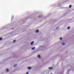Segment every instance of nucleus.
Instances as JSON below:
<instances>
[{
    "mask_svg": "<svg viewBox=\"0 0 74 74\" xmlns=\"http://www.w3.org/2000/svg\"><path fill=\"white\" fill-rule=\"evenodd\" d=\"M58 27H57L56 29H58Z\"/></svg>",
    "mask_w": 74,
    "mask_h": 74,
    "instance_id": "dca6fc26",
    "label": "nucleus"
},
{
    "mask_svg": "<svg viewBox=\"0 0 74 74\" xmlns=\"http://www.w3.org/2000/svg\"><path fill=\"white\" fill-rule=\"evenodd\" d=\"M26 74H29V72H27Z\"/></svg>",
    "mask_w": 74,
    "mask_h": 74,
    "instance_id": "2eb2a0df",
    "label": "nucleus"
},
{
    "mask_svg": "<svg viewBox=\"0 0 74 74\" xmlns=\"http://www.w3.org/2000/svg\"><path fill=\"white\" fill-rule=\"evenodd\" d=\"M62 45H65V43H64V42H63L62 43Z\"/></svg>",
    "mask_w": 74,
    "mask_h": 74,
    "instance_id": "9d476101",
    "label": "nucleus"
},
{
    "mask_svg": "<svg viewBox=\"0 0 74 74\" xmlns=\"http://www.w3.org/2000/svg\"><path fill=\"white\" fill-rule=\"evenodd\" d=\"M49 69H53V68H52V67H49Z\"/></svg>",
    "mask_w": 74,
    "mask_h": 74,
    "instance_id": "9b49d317",
    "label": "nucleus"
},
{
    "mask_svg": "<svg viewBox=\"0 0 74 74\" xmlns=\"http://www.w3.org/2000/svg\"><path fill=\"white\" fill-rule=\"evenodd\" d=\"M36 48V47H34L32 48V50H34V49Z\"/></svg>",
    "mask_w": 74,
    "mask_h": 74,
    "instance_id": "20e7f679",
    "label": "nucleus"
},
{
    "mask_svg": "<svg viewBox=\"0 0 74 74\" xmlns=\"http://www.w3.org/2000/svg\"><path fill=\"white\" fill-rule=\"evenodd\" d=\"M16 66H17V64H15V65H14V67H16Z\"/></svg>",
    "mask_w": 74,
    "mask_h": 74,
    "instance_id": "0eeeda50",
    "label": "nucleus"
},
{
    "mask_svg": "<svg viewBox=\"0 0 74 74\" xmlns=\"http://www.w3.org/2000/svg\"><path fill=\"white\" fill-rule=\"evenodd\" d=\"M33 44H34V41H33L32 42H31V45H33Z\"/></svg>",
    "mask_w": 74,
    "mask_h": 74,
    "instance_id": "f03ea898",
    "label": "nucleus"
},
{
    "mask_svg": "<svg viewBox=\"0 0 74 74\" xmlns=\"http://www.w3.org/2000/svg\"><path fill=\"white\" fill-rule=\"evenodd\" d=\"M28 69H29V70H30V69H32V67H28Z\"/></svg>",
    "mask_w": 74,
    "mask_h": 74,
    "instance_id": "39448f33",
    "label": "nucleus"
},
{
    "mask_svg": "<svg viewBox=\"0 0 74 74\" xmlns=\"http://www.w3.org/2000/svg\"><path fill=\"white\" fill-rule=\"evenodd\" d=\"M2 39H3V38H0V41H1V40H2Z\"/></svg>",
    "mask_w": 74,
    "mask_h": 74,
    "instance_id": "ddd939ff",
    "label": "nucleus"
},
{
    "mask_svg": "<svg viewBox=\"0 0 74 74\" xmlns=\"http://www.w3.org/2000/svg\"><path fill=\"white\" fill-rule=\"evenodd\" d=\"M60 40H62V39H63V38H60Z\"/></svg>",
    "mask_w": 74,
    "mask_h": 74,
    "instance_id": "f8f14e48",
    "label": "nucleus"
},
{
    "mask_svg": "<svg viewBox=\"0 0 74 74\" xmlns=\"http://www.w3.org/2000/svg\"><path fill=\"white\" fill-rule=\"evenodd\" d=\"M6 72H8V71H9V69H7L6 70Z\"/></svg>",
    "mask_w": 74,
    "mask_h": 74,
    "instance_id": "7ed1b4c3",
    "label": "nucleus"
},
{
    "mask_svg": "<svg viewBox=\"0 0 74 74\" xmlns=\"http://www.w3.org/2000/svg\"><path fill=\"white\" fill-rule=\"evenodd\" d=\"M38 58H41V56L40 55H38Z\"/></svg>",
    "mask_w": 74,
    "mask_h": 74,
    "instance_id": "f257e3e1",
    "label": "nucleus"
},
{
    "mask_svg": "<svg viewBox=\"0 0 74 74\" xmlns=\"http://www.w3.org/2000/svg\"><path fill=\"white\" fill-rule=\"evenodd\" d=\"M39 32V30H38V29L36 30V33H38Z\"/></svg>",
    "mask_w": 74,
    "mask_h": 74,
    "instance_id": "423d86ee",
    "label": "nucleus"
},
{
    "mask_svg": "<svg viewBox=\"0 0 74 74\" xmlns=\"http://www.w3.org/2000/svg\"><path fill=\"white\" fill-rule=\"evenodd\" d=\"M15 41H16V40H14L13 41V42H15Z\"/></svg>",
    "mask_w": 74,
    "mask_h": 74,
    "instance_id": "4468645a",
    "label": "nucleus"
},
{
    "mask_svg": "<svg viewBox=\"0 0 74 74\" xmlns=\"http://www.w3.org/2000/svg\"><path fill=\"white\" fill-rule=\"evenodd\" d=\"M70 29V27H68L67 28V29H68V30H69Z\"/></svg>",
    "mask_w": 74,
    "mask_h": 74,
    "instance_id": "6e6552de",
    "label": "nucleus"
},
{
    "mask_svg": "<svg viewBox=\"0 0 74 74\" xmlns=\"http://www.w3.org/2000/svg\"><path fill=\"white\" fill-rule=\"evenodd\" d=\"M71 7H72V5H70L69 6V8H71Z\"/></svg>",
    "mask_w": 74,
    "mask_h": 74,
    "instance_id": "1a4fd4ad",
    "label": "nucleus"
}]
</instances>
